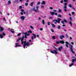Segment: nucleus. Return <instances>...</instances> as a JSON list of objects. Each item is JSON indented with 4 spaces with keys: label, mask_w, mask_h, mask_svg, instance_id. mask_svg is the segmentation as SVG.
<instances>
[{
    "label": "nucleus",
    "mask_w": 76,
    "mask_h": 76,
    "mask_svg": "<svg viewBox=\"0 0 76 76\" xmlns=\"http://www.w3.org/2000/svg\"><path fill=\"white\" fill-rule=\"evenodd\" d=\"M66 44H68V45H69L70 47L69 48L70 49L71 51L72 52V53H73V54H75V52L74 51H73V45H72L71 44H69L67 42H65Z\"/></svg>",
    "instance_id": "f257e3e1"
},
{
    "label": "nucleus",
    "mask_w": 76,
    "mask_h": 76,
    "mask_svg": "<svg viewBox=\"0 0 76 76\" xmlns=\"http://www.w3.org/2000/svg\"><path fill=\"white\" fill-rule=\"evenodd\" d=\"M54 48L55 49V50H53V51H50V52L51 53H52V54H57V48H55L54 47Z\"/></svg>",
    "instance_id": "f03ea898"
},
{
    "label": "nucleus",
    "mask_w": 76,
    "mask_h": 76,
    "mask_svg": "<svg viewBox=\"0 0 76 76\" xmlns=\"http://www.w3.org/2000/svg\"><path fill=\"white\" fill-rule=\"evenodd\" d=\"M61 20V19L59 18H57V19H55L54 20H53V22H57L58 23H60V20Z\"/></svg>",
    "instance_id": "7ed1b4c3"
},
{
    "label": "nucleus",
    "mask_w": 76,
    "mask_h": 76,
    "mask_svg": "<svg viewBox=\"0 0 76 76\" xmlns=\"http://www.w3.org/2000/svg\"><path fill=\"white\" fill-rule=\"evenodd\" d=\"M32 35L33 36H31V39H32V40H34V38H36V35H35V34H33Z\"/></svg>",
    "instance_id": "20e7f679"
},
{
    "label": "nucleus",
    "mask_w": 76,
    "mask_h": 76,
    "mask_svg": "<svg viewBox=\"0 0 76 76\" xmlns=\"http://www.w3.org/2000/svg\"><path fill=\"white\" fill-rule=\"evenodd\" d=\"M15 47L16 48L18 47H20V46H21L20 45H19V43H16L15 44Z\"/></svg>",
    "instance_id": "39448f33"
},
{
    "label": "nucleus",
    "mask_w": 76,
    "mask_h": 76,
    "mask_svg": "<svg viewBox=\"0 0 76 76\" xmlns=\"http://www.w3.org/2000/svg\"><path fill=\"white\" fill-rule=\"evenodd\" d=\"M67 3H64V8H67Z\"/></svg>",
    "instance_id": "423d86ee"
},
{
    "label": "nucleus",
    "mask_w": 76,
    "mask_h": 76,
    "mask_svg": "<svg viewBox=\"0 0 76 76\" xmlns=\"http://www.w3.org/2000/svg\"><path fill=\"white\" fill-rule=\"evenodd\" d=\"M63 49V47L62 46H60V47L58 49V50L59 51H61V50Z\"/></svg>",
    "instance_id": "0eeeda50"
},
{
    "label": "nucleus",
    "mask_w": 76,
    "mask_h": 76,
    "mask_svg": "<svg viewBox=\"0 0 76 76\" xmlns=\"http://www.w3.org/2000/svg\"><path fill=\"white\" fill-rule=\"evenodd\" d=\"M35 8L34 7L33 9V10H34V12H38V9H35Z\"/></svg>",
    "instance_id": "6e6552de"
},
{
    "label": "nucleus",
    "mask_w": 76,
    "mask_h": 76,
    "mask_svg": "<svg viewBox=\"0 0 76 76\" xmlns=\"http://www.w3.org/2000/svg\"><path fill=\"white\" fill-rule=\"evenodd\" d=\"M60 43H61V44H64V41H60Z\"/></svg>",
    "instance_id": "1a4fd4ad"
},
{
    "label": "nucleus",
    "mask_w": 76,
    "mask_h": 76,
    "mask_svg": "<svg viewBox=\"0 0 76 76\" xmlns=\"http://www.w3.org/2000/svg\"><path fill=\"white\" fill-rule=\"evenodd\" d=\"M21 19L22 20H23L25 18V17L24 16H22L20 17Z\"/></svg>",
    "instance_id": "9d476101"
},
{
    "label": "nucleus",
    "mask_w": 76,
    "mask_h": 76,
    "mask_svg": "<svg viewBox=\"0 0 76 76\" xmlns=\"http://www.w3.org/2000/svg\"><path fill=\"white\" fill-rule=\"evenodd\" d=\"M59 38L61 39H63V38H64V35H61L59 36Z\"/></svg>",
    "instance_id": "9b49d317"
},
{
    "label": "nucleus",
    "mask_w": 76,
    "mask_h": 76,
    "mask_svg": "<svg viewBox=\"0 0 76 76\" xmlns=\"http://www.w3.org/2000/svg\"><path fill=\"white\" fill-rule=\"evenodd\" d=\"M0 32H2V31H4V28H3L2 27H0Z\"/></svg>",
    "instance_id": "f8f14e48"
},
{
    "label": "nucleus",
    "mask_w": 76,
    "mask_h": 76,
    "mask_svg": "<svg viewBox=\"0 0 76 76\" xmlns=\"http://www.w3.org/2000/svg\"><path fill=\"white\" fill-rule=\"evenodd\" d=\"M72 63H74L75 62H76V58H75V59H73L72 60Z\"/></svg>",
    "instance_id": "ddd939ff"
},
{
    "label": "nucleus",
    "mask_w": 76,
    "mask_h": 76,
    "mask_svg": "<svg viewBox=\"0 0 76 76\" xmlns=\"http://www.w3.org/2000/svg\"><path fill=\"white\" fill-rule=\"evenodd\" d=\"M24 39V36H22V38L21 39V42H23V39Z\"/></svg>",
    "instance_id": "4468645a"
},
{
    "label": "nucleus",
    "mask_w": 76,
    "mask_h": 76,
    "mask_svg": "<svg viewBox=\"0 0 76 76\" xmlns=\"http://www.w3.org/2000/svg\"><path fill=\"white\" fill-rule=\"evenodd\" d=\"M26 46L27 45V47H29V45H30L29 42H27V43L26 44Z\"/></svg>",
    "instance_id": "2eb2a0df"
},
{
    "label": "nucleus",
    "mask_w": 76,
    "mask_h": 76,
    "mask_svg": "<svg viewBox=\"0 0 76 76\" xmlns=\"http://www.w3.org/2000/svg\"><path fill=\"white\" fill-rule=\"evenodd\" d=\"M55 12H50V14L51 15H54Z\"/></svg>",
    "instance_id": "dca6fc26"
},
{
    "label": "nucleus",
    "mask_w": 76,
    "mask_h": 76,
    "mask_svg": "<svg viewBox=\"0 0 76 76\" xmlns=\"http://www.w3.org/2000/svg\"><path fill=\"white\" fill-rule=\"evenodd\" d=\"M34 3V2H32L31 4H30V6L31 7H32L33 6V4Z\"/></svg>",
    "instance_id": "f3484780"
},
{
    "label": "nucleus",
    "mask_w": 76,
    "mask_h": 76,
    "mask_svg": "<svg viewBox=\"0 0 76 76\" xmlns=\"http://www.w3.org/2000/svg\"><path fill=\"white\" fill-rule=\"evenodd\" d=\"M45 4V1H43L41 3V4Z\"/></svg>",
    "instance_id": "a211bd4d"
},
{
    "label": "nucleus",
    "mask_w": 76,
    "mask_h": 76,
    "mask_svg": "<svg viewBox=\"0 0 76 76\" xmlns=\"http://www.w3.org/2000/svg\"><path fill=\"white\" fill-rule=\"evenodd\" d=\"M74 64H73V63H72V64H70L69 65V67H72V66H73V65H74Z\"/></svg>",
    "instance_id": "6ab92c4d"
},
{
    "label": "nucleus",
    "mask_w": 76,
    "mask_h": 76,
    "mask_svg": "<svg viewBox=\"0 0 76 76\" xmlns=\"http://www.w3.org/2000/svg\"><path fill=\"white\" fill-rule=\"evenodd\" d=\"M51 25L53 27V28H55V27H56V26H55V25H54V24L52 23L51 24Z\"/></svg>",
    "instance_id": "aec40b11"
},
{
    "label": "nucleus",
    "mask_w": 76,
    "mask_h": 76,
    "mask_svg": "<svg viewBox=\"0 0 76 76\" xmlns=\"http://www.w3.org/2000/svg\"><path fill=\"white\" fill-rule=\"evenodd\" d=\"M0 38H3V35L0 34Z\"/></svg>",
    "instance_id": "412c9836"
},
{
    "label": "nucleus",
    "mask_w": 76,
    "mask_h": 76,
    "mask_svg": "<svg viewBox=\"0 0 76 76\" xmlns=\"http://www.w3.org/2000/svg\"><path fill=\"white\" fill-rule=\"evenodd\" d=\"M58 18H61V14H58Z\"/></svg>",
    "instance_id": "4be33fe9"
},
{
    "label": "nucleus",
    "mask_w": 76,
    "mask_h": 76,
    "mask_svg": "<svg viewBox=\"0 0 76 76\" xmlns=\"http://www.w3.org/2000/svg\"><path fill=\"white\" fill-rule=\"evenodd\" d=\"M20 39H21V37H20L17 40V42H19V40H20Z\"/></svg>",
    "instance_id": "5701e85b"
},
{
    "label": "nucleus",
    "mask_w": 76,
    "mask_h": 76,
    "mask_svg": "<svg viewBox=\"0 0 76 76\" xmlns=\"http://www.w3.org/2000/svg\"><path fill=\"white\" fill-rule=\"evenodd\" d=\"M69 24H70V25H71V26H73V25H72V22L71 21H70L69 22Z\"/></svg>",
    "instance_id": "b1692460"
},
{
    "label": "nucleus",
    "mask_w": 76,
    "mask_h": 76,
    "mask_svg": "<svg viewBox=\"0 0 76 76\" xmlns=\"http://www.w3.org/2000/svg\"><path fill=\"white\" fill-rule=\"evenodd\" d=\"M42 23L43 25H45V21H44V20H42Z\"/></svg>",
    "instance_id": "393cba45"
},
{
    "label": "nucleus",
    "mask_w": 76,
    "mask_h": 76,
    "mask_svg": "<svg viewBox=\"0 0 76 76\" xmlns=\"http://www.w3.org/2000/svg\"><path fill=\"white\" fill-rule=\"evenodd\" d=\"M28 33H30V34H32V32L31 31L29 30L28 31Z\"/></svg>",
    "instance_id": "a878e982"
},
{
    "label": "nucleus",
    "mask_w": 76,
    "mask_h": 76,
    "mask_svg": "<svg viewBox=\"0 0 76 76\" xmlns=\"http://www.w3.org/2000/svg\"><path fill=\"white\" fill-rule=\"evenodd\" d=\"M57 28L58 29H60L61 28V27L60 26H58L57 27Z\"/></svg>",
    "instance_id": "bb28decb"
},
{
    "label": "nucleus",
    "mask_w": 76,
    "mask_h": 76,
    "mask_svg": "<svg viewBox=\"0 0 76 76\" xmlns=\"http://www.w3.org/2000/svg\"><path fill=\"white\" fill-rule=\"evenodd\" d=\"M69 7H72V4H70L69 5Z\"/></svg>",
    "instance_id": "cd10ccee"
},
{
    "label": "nucleus",
    "mask_w": 76,
    "mask_h": 76,
    "mask_svg": "<svg viewBox=\"0 0 76 76\" xmlns=\"http://www.w3.org/2000/svg\"><path fill=\"white\" fill-rule=\"evenodd\" d=\"M61 12V9H59L58 12H59V13H60V12Z\"/></svg>",
    "instance_id": "c85d7f7f"
},
{
    "label": "nucleus",
    "mask_w": 76,
    "mask_h": 76,
    "mask_svg": "<svg viewBox=\"0 0 76 76\" xmlns=\"http://www.w3.org/2000/svg\"><path fill=\"white\" fill-rule=\"evenodd\" d=\"M56 44H59L60 43V41L59 42H58V41H56Z\"/></svg>",
    "instance_id": "c756f323"
},
{
    "label": "nucleus",
    "mask_w": 76,
    "mask_h": 76,
    "mask_svg": "<svg viewBox=\"0 0 76 76\" xmlns=\"http://www.w3.org/2000/svg\"><path fill=\"white\" fill-rule=\"evenodd\" d=\"M52 38L53 39H56V37H55V36H53L52 37Z\"/></svg>",
    "instance_id": "7c9ffc66"
},
{
    "label": "nucleus",
    "mask_w": 76,
    "mask_h": 76,
    "mask_svg": "<svg viewBox=\"0 0 76 76\" xmlns=\"http://www.w3.org/2000/svg\"><path fill=\"white\" fill-rule=\"evenodd\" d=\"M69 20L70 21H71V22L72 20V17H69Z\"/></svg>",
    "instance_id": "2f4dec72"
},
{
    "label": "nucleus",
    "mask_w": 76,
    "mask_h": 76,
    "mask_svg": "<svg viewBox=\"0 0 76 76\" xmlns=\"http://www.w3.org/2000/svg\"><path fill=\"white\" fill-rule=\"evenodd\" d=\"M23 47L24 48H25V46H26V44H24L23 45Z\"/></svg>",
    "instance_id": "473e14b6"
},
{
    "label": "nucleus",
    "mask_w": 76,
    "mask_h": 76,
    "mask_svg": "<svg viewBox=\"0 0 76 76\" xmlns=\"http://www.w3.org/2000/svg\"><path fill=\"white\" fill-rule=\"evenodd\" d=\"M65 46L67 48H68L69 47V46H68V44H65Z\"/></svg>",
    "instance_id": "72a5a7b5"
},
{
    "label": "nucleus",
    "mask_w": 76,
    "mask_h": 76,
    "mask_svg": "<svg viewBox=\"0 0 76 76\" xmlns=\"http://www.w3.org/2000/svg\"><path fill=\"white\" fill-rule=\"evenodd\" d=\"M23 43L24 45L26 44V42L25 41H24L23 42Z\"/></svg>",
    "instance_id": "f704fd0d"
},
{
    "label": "nucleus",
    "mask_w": 76,
    "mask_h": 76,
    "mask_svg": "<svg viewBox=\"0 0 76 76\" xmlns=\"http://www.w3.org/2000/svg\"><path fill=\"white\" fill-rule=\"evenodd\" d=\"M25 6H28V3H26L25 4Z\"/></svg>",
    "instance_id": "c9c22d12"
},
{
    "label": "nucleus",
    "mask_w": 76,
    "mask_h": 76,
    "mask_svg": "<svg viewBox=\"0 0 76 76\" xmlns=\"http://www.w3.org/2000/svg\"><path fill=\"white\" fill-rule=\"evenodd\" d=\"M2 35H4V36H6V34L4 33L3 32L2 33Z\"/></svg>",
    "instance_id": "e433bc0d"
},
{
    "label": "nucleus",
    "mask_w": 76,
    "mask_h": 76,
    "mask_svg": "<svg viewBox=\"0 0 76 76\" xmlns=\"http://www.w3.org/2000/svg\"><path fill=\"white\" fill-rule=\"evenodd\" d=\"M39 6H37L36 7V9H39Z\"/></svg>",
    "instance_id": "4c0bfd02"
},
{
    "label": "nucleus",
    "mask_w": 76,
    "mask_h": 76,
    "mask_svg": "<svg viewBox=\"0 0 76 76\" xmlns=\"http://www.w3.org/2000/svg\"><path fill=\"white\" fill-rule=\"evenodd\" d=\"M30 27L31 28V29H34V28L33 27H32V26H30Z\"/></svg>",
    "instance_id": "58836bf2"
},
{
    "label": "nucleus",
    "mask_w": 76,
    "mask_h": 76,
    "mask_svg": "<svg viewBox=\"0 0 76 76\" xmlns=\"http://www.w3.org/2000/svg\"><path fill=\"white\" fill-rule=\"evenodd\" d=\"M64 22H65L66 23H67V20H66V19H64Z\"/></svg>",
    "instance_id": "ea45409f"
},
{
    "label": "nucleus",
    "mask_w": 76,
    "mask_h": 76,
    "mask_svg": "<svg viewBox=\"0 0 76 76\" xmlns=\"http://www.w3.org/2000/svg\"><path fill=\"white\" fill-rule=\"evenodd\" d=\"M67 8H64V10L65 12H67Z\"/></svg>",
    "instance_id": "a19ab883"
},
{
    "label": "nucleus",
    "mask_w": 76,
    "mask_h": 76,
    "mask_svg": "<svg viewBox=\"0 0 76 76\" xmlns=\"http://www.w3.org/2000/svg\"><path fill=\"white\" fill-rule=\"evenodd\" d=\"M61 23H62V24H64V21H61Z\"/></svg>",
    "instance_id": "79ce46f5"
},
{
    "label": "nucleus",
    "mask_w": 76,
    "mask_h": 76,
    "mask_svg": "<svg viewBox=\"0 0 76 76\" xmlns=\"http://www.w3.org/2000/svg\"><path fill=\"white\" fill-rule=\"evenodd\" d=\"M20 35H21V33H19L17 35V36H18V37H19V36H20Z\"/></svg>",
    "instance_id": "37998d69"
},
{
    "label": "nucleus",
    "mask_w": 76,
    "mask_h": 76,
    "mask_svg": "<svg viewBox=\"0 0 76 76\" xmlns=\"http://www.w3.org/2000/svg\"><path fill=\"white\" fill-rule=\"evenodd\" d=\"M20 14L21 15H23V12H21L20 13Z\"/></svg>",
    "instance_id": "c03bdc74"
},
{
    "label": "nucleus",
    "mask_w": 76,
    "mask_h": 76,
    "mask_svg": "<svg viewBox=\"0 0 76 76\" xmlns=\"http://www.w3.org/2000/svg\"><path fill=\"white\" fill-rule=\"evenodd\" d=\"M24 34H25V35H26L27 34V32H26L25 33H24Z\"/></svg>",
    "instance_id": "a18cd8bd"
},
{
    "label": "nucleus",
    "mask_w": 76,
    "mask_h": 76,
    "mask_svg": "<svg viewBox=\"0 0 76 76\" xmlns=\"http://www.w3.org/2000/svg\"><path fill=\"white\" fill-rule=\"evenodd\" d=\"M53 11L54 12H57V10H53Z\"/></svg>",
    "instance_id": "49530a36"
},
{
    "label": "nucleus",
    "mask_w": 76,
    "mask_h": 76,
    "mask_svg": "<svg viewBox=\"0 0 76 76\" xmlns=\"http://www.w3.org/2000/svg\"><path fill=\"white\" fill-rule=\"evenodd\" d=\"M41 3L39 1H38L37 2V4H40Z\"/></svg>",
    "instance_id": "de8ad7c7"
},
{
    "label": "nucleus",
    "mask_w": 76,
    "mask_h": 76,
    "mask_svg": "<svg viewBox=\"0 0 76 76\" xmlns=\"http://www.w3.org/2000/svg\"><path fill=\"white\" fill-rule=\"evenodd\" d=\"M66 38H68V35L67 34H66L65 35Z\"/></svg>",
    "instance_id": "09e8293b"
},
{
    "label": "nucleus",
    "mask_w": 76,
    "mask_h": 76,
    "mask_svg": "<svg viewBox=\"0 0 76 76\" xmlns=\"http://www.w3.org/2000/svg\"><path fill=\"white\" fill-rule=\"evenodd\" d=\"M51 31H52V32H54V30H53V29H51Z\"/></svg>",
    "instance_id": "8fccbe9b"
},
{
    "label": "nucleus",
    "mask_w": 76,
    "mask_h": 76,
    "mask_svg": "<svg viewBox=\"0 0 76 76\" xmlns=\"http://www.w3.org/2000/svg\"><path fill=\"white\" fill-rule=\"evenodd\" d=\"M68 0H64V2H67Z\"/></svg>",
    "instance_id": "3c124183"
},
{
    "label": "nucleus",
    "mask_w": 76,
    "mask_h": 76,
    "mask_svg": "<svg viewBox=\"0 0 76 76\" xmlns=\"http://www.w3.org/2000/svg\"><path fill=\"white\" fill-rule=\"evenodd\" d=\"M8 3L9 4H10V3H11V1H8Z\"/></svg>",
    "instance_id": "603ef678"
},
{
    "label": "nucleus",
    "mask_w": 76,
    "mask_h": 76,
    "mask_svg": "<svg viewBox=\"0 0 76 76\" xmlns=\"http://www.w3.org/2000/svg\"><path fill=\"white\" fill-rule=\"evenodd\" d=\"M49 9H51L52 10H53V8L52 7H50Z\"/></svg>",
    "instance_id": "864d4df0"
},
{
    "label": "nucleus",
    "mask_w": 76,
    "mask_h": 76,
    "mask_svg": "<svg viewBox=\"0 0 76 76\" xmlns=\"http://www.w3.org/2000/svg\"><path fill=\"white\" fill-rule=\"evenodd\" d=\"M72 15H73L75 14V12H72Z\"/></svg>",
    "instance_id": "5fc2aeb1"
},
{
    "label": "nucleus",
    "mask_w": 76,
    "mask_h": 76,
    "mask_svg": "<svg viewBox=\"0 0 76 76\" xmlns=\"http://www.w3.org/2000/svg\"><path fill=\"white\" fill-rule=\"evenodd\" d=\"M48 25L49 26L50 25V22H48Z\"/></svg>",
    "instance_id": "6e6d98bb"
},
{
    "label": "nucleus",
    "mask_w": 76,
    "mask_h": 76,
    "mask_svg": "<svg viewBox=\"0 0 76 76\" xmlns=\"http://www.w3.org/2000/svg\"><path fill=\"white\" fill-rule=\"evenodd\" d=\"M19 7L20 9H21L22 8V6H20Z\"/></svg>",
    "instance_id": "4d7b16f0"
},
{
    "label": "nucleus",
    "mask_w": 76,
    "mask_h": 76,
    "mask_svg": "<svg viewBox=\"0 0 76 76\" xmlns=\"http://www.w3.org/2000/svg\"><path fill=\"white\" fill-rule=\"evenodd\" d=\"M6 20V19H5V18H3V20L4 21H5V20Z\"/></svg>",
    "instance_id": "13d9d810"
},
{
    "label": "nucleus",
    "mask_w": 76,
    "mask_h": 76,
    "mask_svg": "<svg viewBox=\"0 0 76 76\" xmlns=\"http://www.w3.org/2000/svg\"><path fill=\"white\" fill-rule=\"evenodd\" d=\"M15 1H16L17 3H18V1H19V0H15Z\"/></svg>",
    "instance_id": "bf43d9fd"
},
{
    "label": "nucleus",
    "mask_w": 76,
    "mask_h": 76,
    "mask_svg": "<svg viewBox=\"0 0 76 76\" xmlns=\"http://www.w3.org/2000/svg\"><path fill=\"white\" fill-rule=\"evenodd\" d=\"M11 32H12V33H15V31H11Z\"/></svg>",
    "instance_id": "052dcab7"
},
{
    "label": "nucleus",
    "mask_w": 76,
    "mask_h": 76,
    "mask_svg": "<svg viewBox=\"0 0 76 76\" xmlns=\"http://www.w3.org/2000/svg\"><path fill=\"white\" fill-rule=\"evenodd\" d=\"M71 44H72V45H73V44H74V43L73 42H71Z\"/></svg>",
    "instance_id": "680f3d73"
},
{
    "label": "nucleus",
    "mask_w": 76,
    "mask_h": 76,
    "mask_svg": "<svg viewBox=\"0 0 76 76\" xmlns=\"http://www.w3.org/2000/svg\"><path fill=\"white\" fill-rule=\"evenodd\" d=\"M39 37V35L37 34V38H38V37Z\"/></svg>",
    "instance_id": "e2e57ef3"
},
{
    "label": "nucleus",
    "mask_w": 76,
    "mask_h": 76,
    "mask_svg": "<svg viewBox=\"0 0 76 76\" xmlns=\"http://www.w3.org/2000/svg\"><path fill=\"white\" fill-rule=\"evenodd\" d=\"M26 35H27V36H29L30 35V34H27Z\"/></svg>",
    "instance_id": "0e129e2a"
},
{
    "label": "nucleus",
    "mask_w": 76,
    "mask_h": 76,
    "mask_svg": "<svg viewBox=\"0 0 76 76\" xmlns=\"http://www.w3.org/2000/svg\"><path fill=\"white\" fill-rule=\"evenodd\" d=\"M26 35H25V38H27V37H26Z\"/></svg>",
    "instance_id": "69168bd1"
},
{
    "label": "nucleus",
    "mask_w": 76,
    "mask_h": 76,
    "mask_svg": "<svg viewBox=\"0 0 76 76\" xmlns=\"http://www.w3.org/2000/svg\"><path fill=\"white\" fill-rule=\"evenodd\" d=\"M63 0H61V3H63Z\"/></svg>",
    "instance_id": "338daca9"
},
{
    "label": "nucleus",
    "mask_w": 76,
    "mask_h": 76,
    "mask_svg": "<svg viewBox=\"0 0 76 76\" xmlns=\"http://www.w3.org/2000/svg\"><path fill=\"white\" fill-rule=\"evenodd\" d=\"M55 15H57V13L56 12V13H55Z\"/></svg>",
    "instance_id": "774afa93"
}]
</instances>
